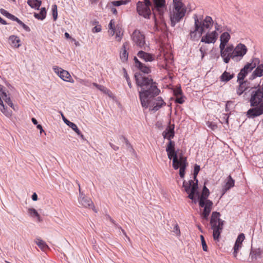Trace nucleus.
Instances as JSON below:
<instances>
[{"label": "nucleus", "mask_w": 263, "mask_h": 263, "mask_svg": "<svg viewBox=\"0 0 263 263\" xmlns=\"http://www.w3.org/2000/svg\"><path fill=\"white\" fill-rule=\"evenodd\" d=\"M135 78L136 85L141 88L139 91V99L143 107L147 108L149 106L150 110L156 112L165 105L161 97L156 98L160 90L153 79L137 72L135 74Z\"/></svg>", "instance_id": "1"}, {"label": "nucleus", "mask_w": 263, "mask_h": 263, "mask_svg": "<svg viewBox=\"0 0 263 263\" xmlns=\"http://www.w3.org/2000/svg\"><path fill=\"white\" fill-rule=\"evenodd\" d=\"M166 10L165 0H143L136 4L137 13L145 18H149L152 11L154 16L158 14L162 19Z\"/></svg>", "instance_id": "2"}, {"label": "nucleus", "mask_w": 263, "mask_h": 263, "mask_svg": "<svg viewBox=\"0 0 263 263\" xmlns=\"http://www.w3.org/2000/svg\"><path fill=\"white\" fill-rule=\"evenodd\" d=\"M248 101L252 107L246 112V116L250 119H254L263 115V82L261 86L251 87L248 90Z\"/></svg>", "instance_id": "3"}, {"label": "nucleus", "mask_w": 263, "mask_h": 263, "mask_svg": "<svg viewBox=\"0 0 263 263\" xmlns=\"http://www.w3.org/2000/svg\"><path fill=\"white\" fill-rule=\"evenodd\" d=\"M209 195V190L205 185L203 186L201 195H200L199 192L198 194L195 193L194 194V198H196L195 196H198V200H197V202H198L199 206L204 208L203 211L201 215L202 218L205 220L208 219L209 214L212 210L213 205V202L211 200L208 199Z\"/></svg>", "instance_id": "4"}, {"label": "nucleus", "mask_w": 263, "mask_h": 263, "mask_svg": "<svg viewBox=\"0 0 263 263\" xmlns=\"http://www.w3.org/2000/svg\"><path fill=\"white\" fill-rule=\"evenodd\" d=\"M200 170V166L196 164L194 168V180L191 179L188 181H184L182 185L185 192L188 194L187 197L191 199L194 204L197 203V199L194 197V194L195 193L198 194V180L197 176Z\"/></svg>", "instance_id": "5"}, {"label": "nucleus", "mask_w": 263, "mask_h": 263, "mask_svg": "<svg viewBox=\"0 0 263 263\" xmlns=\"http://www.w3.org/2000/svg\"><path fill=\"white\" fill-rule=\"evenodd\" d=\"M220 214L213 212L212 214L210 223L213 231V236L215 240H219V236L223 228L224 221L220 218Z\"/></svg>", "instance_id": "6"}, {"label": "nucleus", "mask_w": 263, "mask_h": 263, "mask_svg": "<svg viewBox=\"0 0 263 263\" xmlns=\"http://www.w3.org/2000/svg\"><path fill=\"white\" fill-rule=\"evenodd\" d=\"M186 12V8L184 4H178L173 6L170 12L171 26L174 27L176 23H179L185 16Z\"/></svg>", "instance_id": "7"}, {"label": "nucleus", "mask_w": 263, "mask_h": 263, "mask_svg": "<svg viewBox=\"0 0 263 263\" xmlns=\"http://www.w3.org/2000/svg\"><path fill=\"white\" fill-rule=\"evenodd\" d=\"M132 40L135 44L139 48L147 51L148 46L146 45L145 35L140 30L136 29L131 35Z\"/></svg>", "instance_id": "8"}, {"label": "nucleus", "mask_w": 263, "mask_h": 263, "mask_svg": "<svg viewBox=\"0 0 263 263\" xmlns=\"http://www.w3.org/2000/svg\"><path fill=\"white\" fill-rule=\"evenodd\" d=\"M193 18L194 19V29L191 30L189 34L190 39L192 41H197L202 35L203 32L200 30V24H199V19L197 14H194Z\"/></svg>", "instance_id": "9"}, {"label": "nucleus", "mask_w": 263, "mask_h": 263, "mask_svg": "<svg viewBox=\"0 0 263 263\" xmlns=\"http://www.w3.org/2000/svg\"><path fill=\"white\" fill-rule=\"evenodd\" d=\"M247 51V47L243 44L239 43L234 49L232 60L238 62L246 54Z\"/></svg>", "instance_id": "10"}, {"label": "nucleus", "mask_w": 263, "mask_h": 263, "mask_svg": "<svg viewBox=\"0 0 263 263\" xmlns=\"http://www.w3.org/2000/svg\"><path fill=\"white\" fill-rule=\"evenodd\" d=\"M79 187L80 197H79V202L85 208H92V209L97 213V211L96 210L93 203L90 198H85L84 194L81 192L80 185L78 184Z\"/></svg>", "instance_id": "11"}, {"label": "nucleus", "mask_w": 263, "mask_h": 263, "mask_svg": "<svg viewBox=\"0 0 263 263\" xmlns=\"http://www.w3.org/2000/svg\"><path fill=\"white\" fill-rule=\"evenodd\" d=\"M6 93V90L4 89V87L0 85V110L6 116L10 117L12 115V111L8 109L7 107L5 106L2 100V96H4V94Z\"/></svg>", "instance_id": "12"}, {"label": "nucleus", "mask_w": 263, "mask_h": 263, "mask_svg": "<svg viewBox=\"0 0 263 263\" xmlns=\"http://www.w3.org/2000/svg\"><path fill=\"white\" fill-rule=\"evenodd\" d=\"M199 24L200 30L204 33L206 29H210L212 27L213 22L211 17L206 16L203 21L199 20Z\"/></svg>", "instance_id": "13"}, {"label": "nucleus", "mask_w": 263, "mask_h": 263, "mask_svg": "<svg viewBox=\"0 0 263 263\" xmlns=\"http://www.w3.org/2000/svg\"><path fill=\"white\" fill-rule=\"evenodd\" d=\"M217 36L218 33L216 31L208 32L202 37L201 42L208 44L214 43L217 40Z\"/></svg>", "instance_id": "14"}, {"label": "nucleus", "mask_w": 263, "mask_h": 263, "mask_svg": "<svg viewBox=\"0 0 263 263\" xmlns=\"http://www.w3.org/2000/svg\"><path fill=\"white\" fill-rule=\"evenodd\" d=\"M259 60L258 59H254L252 63H248L244 67L242 68L240 72L246 75L250 72L256 66V64H259Z\"/></svg>", "instance_id": "15"}, {"label": "nucleus", "mask_w": 263, "mask_h": 263, "mask_svg": "<svg viewBox=\"0 0 263 263\" xmlns=\"http://www.w3.org/2000/svg\"><path fill=\"white\" fill-rule=\"evenodd\" d=\"M138 57L145 62H152L155 60V55L147 53L146 51L140 50L137 53Z\"/></svg>", "instance_id": "16"}, {"label": "nucleus", "mask_w": 263, "mask_h": 263, "mask_svg": "<svg viewBox=\"0 0 263 263\" xmlns=\"http://www.w3.org/2000/svg\"><path fill=\"white\" fill-rule=\"evenodd\" d=\"M128 43L126 42L123 43L120 50V58L123 63L126 62L128 60V52H127Z\"/></svg>", "instance_id": "17"}, {"label": "nucleus", "mask_w": 263, "mask_h": 263, "mask_svg": "<svg viewBox=\"0 0 263 263\" xmlns=\"http://www.w3.org/2000/svg\"><path fill=\"white\" fill-rule=\"evenodd\" d=\"M239 85L237 87L236 92L238 96H241L246 92L248 89H250L251 87L249 86V83L246 80V82H238Z\"/></svg>", "instance_id": "18"}, {"label": "nucleus", "mask_w": 263, "mask_h": 263, "mask_svg": "<svg viewBox=\"0 0 263 263\" xmlns=\"http://www.w3.org/2000/svg\"><path fill=\"white\" fill-rule=\"evenodd\" d=\"M245 236L243 233L240 234L237 238L235 243L234 246V255L236 256L238 250L241 247V244L244 240Z\"/></svg>", "instance_id": "19"}, {"label": "nucleus", "mask_w": 263, "mask_h": 263, "mask_svg": "<svg viewBox=\"0 0 263 263\" xmlns=\"http://www.w3.org/2000/svg\"><path fill=\"white\" fill-rule=\"evenodd\" d=\"M174 125H170L163 132L162 135L164 138L170 140L174 136Z\"/></svg>", "instance_id": "20"}, {"label": "nucleus", "mask_w": 263, "mask_h": 263, "mask_svg": "<svg viewBox=\"0 0 263 263\" xmlns=\"http://www.w3.org/2000/svg\"><path fill=\"white\" fill-rule=\"evenodd\" d=\"M235 181L232 178L231 175H229L226 180V184L222 188V196L223 195L229 190L234 186Z\"/></svg>", "instance_id": "21"}, {"label": "nucleus", "mask_w": 263, "mask_h": 263, "mask_svg": "<svg viewBox=\"0 0 263 263\" xmlns=\"http://www.w3.org/2000/svg\"><path fill=\"white\" fill-rule=\"evenodd\" d=\"M263 75V64H259L250 77V80H253L257 77Z\"/></svg>", "instance_id": "22"}, {"label": "nucleus", "mask_w": 263, "mask_h": 263, "mask_svg": "<svg viewBox=\"0 0 263 263\" xmlns=\"http://www.w3.org/2000/svg\"><path fill=\"white\" fill-rule=\"evenodd\" d=\"M168 156V159L171 160L173 159V167L175 170H177L178 168V166L177 165L178 162V156L177 152H166Z\"/></svg>", "instance_id": "23"}, {"label": "nucleus", "mask_w": 263, "mask_h": 263, "mask_svg": "<svg viewBox=\"0 0 263 263\" xmlns=\"http://www.w3.org/2000/svg\"><path fill=\"white\" fill-rule=\"evenodd\" d=\"M262 251L260 249H251L250 253V256L252 261L256 260L258 257H260Z\"/></svg>", "instance_id": "24"}, {"label": "nucleus", "mask_w": 263, "mask_h": 263, "mask_svg": "<svg viewBox=\"0 0 263 263\" xmlns=\"http://www.w3.org/2000/svg\"><path fill=\"white\" fill-rule=\"evenodd\" d=\"M234 73L231 74L230 72L225 71L220 76V80L222 82H227L233 79L234 77Z\"/></svg>", "instance_id": "25"}, {"label": "nucleus", "mask_w": 263, "mask_h": 263, "mask_svg": "<svg viewBox=\"0 0 263 263\" xmlns=\"http://www.w3.org/2000/svg\"><path fill=\"white\" fill-rule=\"evenodd\" d=\"M27 4L32 8L39 10L42 2L40 0H28Z\"/></svg>", "instance_id": "26"}, {"label": "nucleus", "mask_w": 263, "mask_h": 263, "mask_svg": "<svg viewBox=\"0 0 263 263\" xmlns=\"http://www.w3.org/2000/svg\"><path fill=\"white\" fill-rule=\"evenodd\" d=\"M46 16V8L44 7H43L41 9L40 12L39 13H34V16L40 20H43Z\"/></svg>", "instance_id": "27"}, {"label": "nucleus", "mask_w": 263, "mask_h": 263, "mask_svg": "<svg viewBox=\"0 0 263 263\" xmlns=\"http://www.w3.org/2000/svg\"><path fill=\"white\" fill-rule=\"evenodd\" d=\"M234 47L232 45L229 46L221 53V57L226 55H233Z\"/></svg>", "instance_id": "28"}, {"label": "nucleus", "mask_w": 263, "mask_h": 263, "mask_svg": "<svg viewBox=\"0 0 263 263\" xmlns=\"http://www.w3.org/2000/svg\"><path fill=\"white\" fill-rule=\"evenodd\" d=\"M59 77L64 81L70 82V81L69 80H68V79L71 78V76L69 74V73L66 70L63 69L60 70V72L59 73Z\"/></svg>", "instance_id": "29"}, {"label": "nucleus", "mask_w": 263, "mask_h": 263, "mask_svg": "<svg viewBox=\"0 0 263 263\" xmlns=\"http://www.w3.org/2000/svg\"><path fill=\"white\" fill-rule=\"evenodd\" d=\"M28 213L32 217H36L39 221H41V217L35 209L33 208L28 209Z\"/></svg>", "instance_id": "30"}, {"label": "nucleus", "mask_w": 263, "mask_h": 263, "mask_svg": "<svg viewBox=\"0 0 263 263\" xmlns=\"http://www.w3.org/2000/svg\"><path fill=\"white\" fill-rule=\"evenodd\" d=\"M9 40L11 42L14 47L18 48L20 46V44H18L20 42V40L17 36L11 35L9 37Z\"/></svg>", "instance_id": "31"}, {"label": "nucleus", "mask_w": 263, "mask_h": 263, "mask_svg": "<svg viewBox=\"0 0 263 263\" xmlns=\"http://www.w3.org/2000/svg\"><path fill=\"white\" fill-rule=\"evenodd\" d=\"M230 39V35L227 32H224L221 34L220 37V42L224 44H227Z\"/></svg>", "instance_id": "32"}, {"label": "nucleus", "mask_w": 263, "mask_h": 263, "mask_svg": "<svg viewBox=\"0 0 263 263\" xmlns=\"http://www.w3.org/2000/svg\"><path fill=\"white\" fill-rule=\"evenodd\" d=\"M36 243L38 247L42 250L44 251L47 249H48V247L47 244L42 239H37Z\"/></svg>", "instance_id": "33"}, {"label": "nucleus", "mask_w": 263, "mask_h": 263, "mask_svg": "<svg viewBox=\"0 0 263 263\" xmlns=\"http://www.w3.org/2000/svg\"><path fill=\"white\" fill-rule=\"evenodd\" d=\"M137 68L144 73L148 74L151 72V69L149 67L142 63V65H139Z\"/></svg>", "instance_id": "34"}, {"label": "nucleus", "mask_w": 263, "mask_h": 263, "mask_svg": "<svg viewBox=\"0 0 263 263\" xmlns=\"http://www.w3.org/2000/svg\"><path fill=\"white\" fill-rule=\"evenodd\" d=\"M166 151L176 152L175 149V142L173 141L169 140L166 148Z\"/></svg>", "instance_id": "35"}, {"label": "nucleus", "mask_w": 263, "mask_h": 263, "mask_svg": "<svg viewBox=\"0 0 263 263\" xmlns=\"http://www.w3.org/2000/svg\"><path fill=\"white\" fill-rule=\"evenodd\" d=\"M129 1V0H119L112 1L111 3L114 6L118 7L122 5H126Z\"/></svg>", "instance_id": "36"}, {"label": "nucleus", "mask_w": 263, "mask_h": 263, "mask_svg": "<svg viewBox=\"0 0 263 263\" xmlns=\"http://www.w3.org/2000/svg\"><path fill=\"white\" fill-rule=\"evenodd\" d=\"M3 99L7 103L11 108L14 109L13 104L9 97H8L7 93L2 96Z\"/></svg>", "instance_id": "37"}, {"label": "nucleus", "mask_w": 263, "mask_h": 263, "mask_svg": "<svg viewBox=\"0 0 263 263\" xmlns=\"http://www.w3.org/2000/svg\"><path fill=\"white\" fill-rule=\"evenodd\" d=\"M52 12L53 20L55 21L58 17L57 6L55 4L52 5Z\"/></svg>", "instance_id": "38"}, {"label": "nucleus", "mask_w": 263, "mask_h": 263, "mask_svg": "<svg viewBox=\"0 0 263 263\" xmlns=\"http://www.w3.org/2000/svg\"><path fill=\"white\" fill-rule=\"evenodd\" d=\"M177 165L178 166V168L179 166H182L183 164L186 165L187 163L186 162V158L183 157V156H180L179 159L178 158Z\"/></svg>", "instance_id": "39"}, {"label": "nucleus", "mask_w": 263, "mask_h": 263, "mask_svg": "<svg viewBox=\"0 0 263 263\" xmlns=\"http://www.w3.org/2000/svg\"><path fill=\"white\" fill-rule=\"evenodd\" d=\"M120 139L121 140H122V141L125 143L126 146L127 148H130L132 150H133V148L128 141V140L123 135H121L120 136Z\"/></svg>", "instance_id": "40"}, {"label": "nucleus", "mask_w": 263, "mask_h": 263, "mask_svg": "<svg viewBox=\"0 0 263 263\" xmlns=\"http://www.w3.org/2000/svg\"><path fill=\"white\" fill-rule=\"evenodd\" d=\"M121 28L119 27H116V36L118 38V41H120L122 39V33H121Z\"/></svg>", "instance_id": "41"}, {"label": "nucleus", "mask_w": 263, "mask_h": 263, "mask_svg": "<svg viewBox=\"0 0 263 263\" xmlns=\"http://www.w3.org/2000/svg\"><path fill=\"white\" fill-rule=\"evenodd\" d=\"M68 126L72 128L78 135L80 134V130L74 123L72 122Z\"/></svg>", "instance_id": "42"}, {"label": "nucleus", "mask_w": 263, "mask_h": 263, "mask_svg": "<svg viewBox=\"0 0 263 263\" xmlns=\"http://www.w3.org/2000/svg\"><path fill=\"white\" fill-rule=\"evenodd\" d=\"M246 77V75L239 72L237 75V82H246V80H244V79Z\"/></svg>", "instance_id": "43"}, {"label": "nucleus", "mask_w": 263, "mask_h": 263, "mask_svg": "<svg viewBox=\"0 0 263 263\" xmlns=\"http://www.w3.org/2000/svg\"><path fill=\"white\" fill-rule=\"evenodd\" d=\"M186 165L183 164L182 166H179V175L181 178H183L185 175V170Z\"/></svg>", "instance_id": "44"}, {"label": "nucleus", "mask_w": 263, "mask_h": 263, "mask_svg": "<svg viewBox=\"0 0 263 263\" xmlns=\"http://www.w3.org/2000/svg\"><path fill=\"white\" fill-rule=\"evenodd\" d=\"M20 25H21L23 28V29L26 30V31L27 32H29L30 31V28L27 26L26 25V24H25L22 21H21L20 19L18 20V21H17V22Z\"/></svg>", "instance_id": "45"}, {"label": "nucleus", "mask_w": 263, "mask_h": 263, "mask_svg": "<svg viewBox=\"0 0 263 263\" xmlns=\"http://www.w3.org/2000/svg\"><path fill=\"white\" fill-rule=\"evenodd\" d=\"M200 238H201L203 250L204 251H208V247L206 244V242L204 240V237L202 235H200Z\"/></svg>", "instance_id": "46"}, {"label": "nucleus", "mask_w": 263, "mask_h": 263, "mask_svg": "<svg viewBox=\"0 0 263 263\" xmlns=\"http://www.w3.org/2000/svg\"><path fill=\"white\" fill-rule=\"evenodd\" d=\"M123 70L124 71V77H125L126 79V81L127 82V84L129 86V87L130 88H131L132 87V83H131V81L130 80V79L127 74V73L126 72V70L125 68H123Z\"/></svg>", "instance_id": "47"}, {"label": "nucleus", "mask_w": 263, "mask_h": 263, "mask_svg": "<svg viewBox=\"0 0 263 263\" xmlns=\"http://www.w3.org/2000/svg\"><path fill=\"white\" fill-rule=\"evenodd\" d=\"M106 219L109 220L113 224H114L117 228L118 229H121V227L118 225L116 221L109 215H106Z\"/></svg>", "instance_id": "48"}, {"label": "nucleus", "mask_w": 263, "mask_h": 263, "mask_svg": "<svg viewBox=\"0 0 263 263\" xmlns=\"http://www.w3.org/2000/svg\"><path fill=\"white\" fill-rule=\"evenodd\" d=\"M174 94L175 96L177 97L179 95H182V90L180 87H177L175 88L174 91Z\"/></svg>", "instance_id": "49"}, {"label": "nucleus", "mask_w": 263, "mask_h": 263, "mask_svg": "<svg viewBox=\"0 0 263 263\" xmlns=\"http://www.w3.org/2000/svg\"><path fill=\"white\" fill-rule=\"evenodd\" d=\"M206 50H207V49L204 48V47L202 46L200 48L199 51L201 54V59H202L204 58L205 55L206 54Z\"/></svg>", "instance_id": "50"}, {"label": "nucleus", "mask_w": 263, "mask_h": 263, "mask_svg": "<svg viewBox=\"0 0 263 263\" xmlns=\"http://www.w3.org/2000/svg\"><path fill=\"white\" fill-rule=\"evenodd\" d=\"M0 12L1 13V14H2L3 15L5 16L7 18H8L11 14V13H9L7 11L4 9H1Z\"/></svg>", "instance_id": "51"}, {"label": "nucleus", "mask_w": 263, "mask_h": 263, "mask_svg": "<svg viewBox=\"0 0 263 263\" xmlns=\"http://www.w3.org/2000/svg\"><path fill=\"white\" fill-rule=\"evenodd\" d=\"M101 25H98L95 27H94L92 29V31L94 33L95 32H99L101 31Z\"/></svg>", "instance_id": "52"}, {"label": "nucleus", "mask_w": 263, "mask_h": 263, "mask_svg": "<svg viewBox=\"0 0 263 263\" xmlns=\"http://www.w3.org/2000/svg\"><path fill=\"white\" fill-rule=\"evenodd\" d=\"M223 59V61L225 63H228L230 60L231 59H232V55H225L223 57H222Z\"/></svg>", "instance_id": "53"}, {"label": "nucleus", "mask_w": 263, "mask_h": 263, "mask_svg": "<svg viewBox=\"0 0 263 263\" xmlns=\"http://www.w3.org/2000/svg\"><path fill=\"white\" fill-rule=\"evenodd\" d=\"M61 116L62 117V119H63V121L64 122V123L67 125L68 126H69V125H70V123H71L72 122L69 121L68 120H67L64 116V115L63 114L62 112H61Z\"/></svg>", "instance_id": "54"}, {"label": "nucleus", "mask_w": 263, "mask_h": 263, "mask_svg": "<svg viewBox=\"0 0 263 263\" xmlns=\"http://www.w3.org/2000/svg\"><path fill=\"white\" fill-rule=\"evenodd\" d=\"M98 89L105 93H106L107 92V91H108V89L106 87H105L104 86H103L102 85H100L99 87H98Z\"/></svg>", "instance_id": "55"}, {"label": "nucleus", "mask_w": 263, "mask_h": 263, "mask_svg": "<svg viewBox=\"0 0 263 263\" xmlns=\"http://www.w3.org/2000/svg\"><path fill=\"white\" fill-rule=\"evenodd\" d=\"M226 45H227V44H224L223 43L220 42V44L219 45V48L220 49V54L226 49Z\"/></svg>", "instance_id": "56"}, {"label": "nucleus", "mask_w": 263, "mask_h": 263, "mask_svg": "<svg viewBox=\"0 0 263 263\" xmlns=\"http://www.w3.org/2000/svg\"><path fill=\"white\" fill-rule=\"evenodd\" d=\"M54 71L58 74V75L59 76V73L60 72V70H62V68H59L58 66H54L53 67Z\"/></svg>", "instance_id": "57"}, {"label": "nucleus", "mask_w": 263, "mask_h": 263, "mask_svg": "<svg viewBox=\"0 0 263 263\" xmlns=\"http://www.w3.org/2000/svg\"><path fill=\"white\" fill-rule=\"evenodd\" d=\"M134 60L135 61V66L137 67L139 65H142V63L138 60L137 57H135Z\"/></svg>", "instance_id": "58"}, {"label": "nucleus", "mask_w": 263, "mask_h": 263, "mask_svg": "<svg viewBox=\"0 0 263 263\" xmlns=\"http://www.w3.org/2000/svg\"><path fill=\"white\" fill-rule=\"evenodd\" d=\"M175 101L179 104H182L184 101L182 97H177Z\"/></svg>", "instance_id": "59"}, {"label": "nucleus", "mask_w": 263, "mask_h": 263, "mask_svg": "<svg viewBox=\"0 0 263 263\" xmlns=\"http://www.w3.org/2000/svg\"><path fill=\"white\" fill-rule=\"evenodd\" d=\"M8 18H9L13 21H16V22H17V21L19 20L17 17H16L15 16L13 15L12 14H10V15L9 16Z\"/></svg>", "instance_id": "60"}, {"label": "nucleus", "mask_w": 263, "mask_h": 263, "mask_svg": "<svg viewBox=\"0 0 263 263\" xmlns=\"http://www.w3.org/2000/svg\"><path fill=\"white\" fill-rule=\"evenodd\" d=\"M114 24H115L114 21L113 20H111L110 21L109 25H108L109 29H112L115 28Z\"/></svg>", "instance_id": "61"}, {"label": "nucleus", "mask_w": 263, "mask_h": 263, "mask_svg": "<svg viewBox=\"0 0 263 263\" xmlns=\"http://www.w3.org/2000/svg\"><path fill=\"white\" fill-rule=\"evenodd\" d=\"M116 31V28L112 29H109V33L110 35L113 36Z\"/></svg>", "instance_id": "62"}, {"label": "nucleus", "mask_w": 263, "mask_h": 263, "mask_svg": "<svg viewBox=\"0 0 263 263\" xmlns=\"http://www.w3.org/2000/svg\"><path fill=\"white\" fill-rule=\"evenodd\" d=\"M173 6H176V4H184L181 1V0H173Z\"/></svg>", "instance_id": "63"}, {"label": "nucleus", "mask_w": 263, "mask_h": 263, "mask_svg": "<svg viewBox=\"0 0 263 263\" xmlns=\"http://www.w3.org/2000/svg\"><path fill=\"white\" fill-rule=\"evenodd\" d=\"M109 145L115 151H118L119 149V147L118 146L115 145L114 144L111 143H109Z\"/></svg>", "instance_id": "64"}]
</instances>
